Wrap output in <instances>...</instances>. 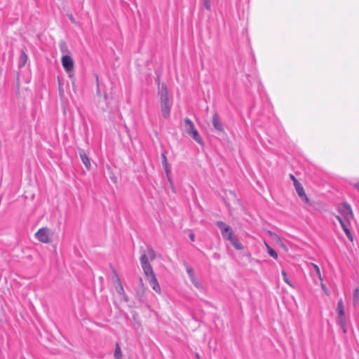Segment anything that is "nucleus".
Instances as JSON below:
<instances>
[{
    "label": "nucleus",
    "mask_w": 359,
    "mask_h": 359,
    "mask_svg": "<svg viewBox=\"0 0 359 359\" xmlns=\"http://www.w3.org/2000/svg\"><path fill=\"white\" fill-rule=\"evenodd\" d=\"M184 128L187 133L190 135L196 142L201 144H203V140L200 136L197 129L196 128L194 123L190 118H186L184 119Z\"/></svg>",
    "instance_id": "1"
},
{
    "label": "nucleus",
    "mask_w": 359,
    "mask_h": 359,
    "mask_svg": "<svg viewBox=\"0 0 359 359\" xmlns=\"http://www.w3.org/2000/svg\"><path fill=\"white\" fill-rule=\"evenodd\" d=\"M337 323L343 330L344 333L346 332V320L344 314V306L342 299H339L337 305Z\"/></svg>",
    "instance_id": "2"
},
{
    "label": "nucleus",
    "mask_w": 359,
    "mask_h": 359,
    "mask_svg": "<svg viewBox=\"0 0 359 359\" xmlns=\"http://www.w3.org/2000/svg\"><path fill=\"white\" fill-rule=\"evenodd\" d=\"M337 210L340 215L351 223V220L353 219L354 217L351 205L347 203H343L338 205Z\"/></svg>",
    "instance_id": "3"
},
{
    "label": "nucleus",
    "mask_w": 359,
    "mask_h": 359,
    "mask_svg": "<svg viewBox=\"0 0 359 359\" xmlns=\"http://www.w3.org/2000/svg\"><path fill=\"white\" fill-rule=\"evenodd\" d=\"M140 264H141L142 268L144 271V275L147 279L152 276H156L153 271L152 266L149 263L148 257L146 254H142L141 255Z\"/></svg>",
    "instance_id": "4"
},
{
    "label": "nucleus",
    "mask_w": 359,
    "mask_h": 359,
    "mask_svg": "<svg viewBox=\"0 0 359 359\" xmlns=\"http://www.w3.org/2000/svg\"><path fill=\"white\" fill-rule=\"evenodd\" d=\"M50 229L47 227H43L36 232L35 237L41 243H48L50 242Z\"/></svg>",
    "instance_id": "5"
},
{
    "label": "nucleus",
    "mask_w": 359,
    "mask_h": 359,
    "mask_svg": "<svg viewBox=\"0 0 359 359\" xmlns=\"http://www.w3.org/2000/svg\"><path fill=\"white\" fill-rule=\"evenodd\" d=\"M336 218L340 223L341 226L346 236L351 241H353V237L349 229L350 223L347 220H346L341 215H337Z\"/></svg>",
    "instance_id": "6"
},
{
    "label": "nucleus",
    "mask_w": 359,
    "mask_h": 359,
    "mask_svg": "<svg viewBox=\"0 0 359 359\" xmlns=\"http://www.w3.org/2000/svg\"><path fill=\"white\" fill-rule=\"evenodd\" d=\"M62 65L69 74L74 70V62L69 55H64L62 57ZM71 76V75H69Z\"/></svg>",
    "instance_id": "7"
},
{
    "label": "nucleus",
    "mask_w": 359,
    "mask_h": 359,
    "mask_svg": "<svg viewBox=\"0 0 359 359\" xmlns=\"http://www.w3.org/2000/svg\"><path fill=\"white\" fill-rule=\"evenodd\" d=\"M171 104L168 100H161V109L162 115L165 118L170 116Z\"/></svg>",
    "instance_id": "8"
},
{
    "label": "nucleus",
    "mask_w": 359,
    "mask_h": 359,
    "mask_svg": "<svg viewBox=\"0 0 359 359\" xmlns=\"http://www.w3.org/2000/svg\"><path fill=\"white\" fill-rule=\"evenodd\" d=\"M212 125L215 129L219 132H224V128L223 123L221 122L219 114L215 112L212 115Z\"/></svg>",
    "instance_id": "9"
},
{
    "label": "nucleus",
    "mask_w": 359,
    "mask_h": 359,
    "mask_svg": "<svg viewBox=\"0 0 359 359\" xmlns=\"http://www.w3.org/2000/svg\"><path fill=\"white\" fill-rule=\"evenodd\" d=\"M216 225L220 229L221 233H222V236L223 238L226 237V236L227 234H229V233H230V231H233L232 229L229 226L226 224L222 221H217L216 222Z\"/></svg>",
    "instance_id": "10"
},
{
    "label": "nucleus",
    "mask_w": 359,
    "mask_h": 359,
    "mask_svg": "<svg viewBox=\"0 0 359 359\" xmlns=\"http://www.w3.org/2000/svg\"><path fill=\"white\" fill-rule=\"evenodd\" d=\"M79 153L82 163H83L86 169L89 170L91 168V164L89 158L88 157L83 149H79Z\"/></svg>",
    "instance_id": "11"
},
{
    "label": "nucleus",
    "mask_w": 359,
    "mask_h": 359,
    "mask_svg": "<svg viewBox=\"0 0 359 359\" xmlns=\"http://www.w3.org/2000/svg\"><path fill=\"white\" fill-rule=\"evenodd\" d=\"M150 286L152 287V289L157 293H161V287L158 284V280L156 277V276H152L147 279Z\"/></svg>",
    "instance_id": "12"
},
{
    "label": "nucleus",
    "mask_w": 359,
    "mask_h": 359,
    "mask_svg": "<svg viewBox=\"0 0 359 359\" xmlns=\"http://www.w3.org/2000/svg\"><path fill=\"white\" fill-rule=\"evenodd\" d=\"M294 188L298 196L302 199V201H304L305 203H309V200L305 194L302 185L300 183H299L294 187Z\"/></svg>",
    "instance_id": "13"
},
{
    "label": "nucleus",
    "mask_w": 359,
    "mask_h": 359,
    "mask_svg": "<svg viewBox=\"0 0 359 359\" xmlns=\"http://www.w3.org/2000/svg\"><path fill=\"white\" fill-rule=\"evenodd\" d=\"M116 280H117V285L116 286V290L118 294H119L120 295L123 296V298L125 302H128V298L126 296V294H125L124 289H123V285H122V284L121 283L120 278H118L117 274H116Z\"/></svg>",
    "instance_id": "14"
},
{
    "label": "nucleus",
    "mask_w": 359,
    "mask_h": 359,
    "mask_svg": "<svg viewBox=\"0 0 359 359\" xmlns=\"http://www.w3.org/2000/svg\"><path fill=\"white\" fill-rule=\"evenodd\" d=\"M160 101L161 100H168V91L167 86L164 84L162 85L161 90H159Z\"/></svg>",
    "instance_id": "15"
},
{
    "label": "nucleus",
    "mask_w": 359,
    "mask_h": 359,
    "mask_svg": "<svg viewBox=\"0 0 359 359\" xmlns=\"http://www.w3.org/2000/svg\"><path fill=\"white\" fill-rule=\"evenodd\" d=\"M28 60V56L26 54L25 51L24 50H22L20 52V56L19 59V67H22L25 65L27 63V61Z\"/></svg>",
    "instance_id": "16"
},
{
    "label": "nucleus",
    "mask_w": 359,
    "mask_h": 359,
    "mask_svg": "<svg viewBox=\"0 0 359 359\" xmlns=\"http://www.w3.org/2000/svg\"><path fill=\"white\" fill-rule=\"evenodd\" d=\"M359 304V288H355L353 292V305L355 308L358 306Z\"/></svg>",
    "instance_id": "17"
},
{
    "label": "nucleus",
    "mask_w": 359,
    "mask_h": 359,
    "mask_svg": "<svg viewBox=\"0 0 359 359\" xmlns=\"http://www.w3.org/2000/svg\"><path fill=\"white\" fill-rule=\"evenodd\" d=\"M264 243L267 250V252L269 254V255L273 257L274 259H277L278 253L276 252V251L274 250L266 242H265Z\"/></svg>",
    "instance_id": "18"
},
{
    "label": "nucleus",
    "mask_w": 359,
    "mask_h": 359,
    "mask_svg": "<svg viewBox=\"0 0 359 359\" xmlns=\"http://www.w3.org/2000/svg\"><path fill=\"white\" fill-rule=\"evenodd\" d=\"M231 245L238 250H241L243 249V244L238 240L236 236L234 239L231 242Z\"/></svg>",
    "instance_id": "19"
},
{
    "label": "nucleus",
    "mask_w": 359,
    "mask_h": 359,
    "mask_svg": "<svg viewBox=\"0 0 359 359\" xmlns=\"http://www.w3.org/2000/svg\"><path fill=\"white\" fill-rule=\"evenodd\" d=\"M114 356L115 359H122V351L118 343L116 344V348Z\"/></svg>",
    "instance_id": "20"
},
{
    "label": "nucleus",
    "mask_w": 359,
    "mask_h": 359,
    "mask_svg": "<svg viewBox=\"0 0 359 359\" xmlns=\"http://www.w3.org/2000/svg\"><path fill=\"white\" fill-rule=\"evenodd\" d=\"M190 280L191 282L192 283V284L198 289H202L203 287H202V285L201 283H200V281L198 280V278L196 277V276L194 277H192L190 278Z\"/></svg>",
    "instance_id": "21"
},
{
    "label": "nucleus",
    "mask_w": 359,
    "mask_h": 359,
    "mask_svg": "<svg viewBox=\"0 0 359 359\" xmlns=\"http://www.w3.org/2000/svg\"><path fill=\"white\" fill-rule=\"evenodd\" d=\"M281 274H282L283 279L284 282L286 283L288 285H290L291 287H294L292 283H291V281L289 280L287 273L285 270H282Z\"/></svg>",
    "instance_id": "22"
},
{
    "label": "nucleus",
    "mask_w": 359,
    "mask_h": 359,
    "mask_svg": "<svg viewBox=\"0 0 359 359\" xmlns=\"http://www.w3.org/2000/svg\"><path fill=\"white\" fill-rule=\"evenodd\" d=\"M161 157H162V164H163V166L164 167L165 172L168 173V160H167L166 156H165V154L164 153H163L161 154Z\"/></svg>",
    "instance_id": "23"
},
{
    "label": "nucleus",
    "mask_w": 359,
    "mask_h": 359,
    "mask_svg": "<svg viewBox=\"0 0 359 359\" xmlns=\"http://www.w3.org/2000/svg\"><path fill=\"white\" fill-rule=\"evenodd\" d=\"M186 270L189 275V278L195 276L194 271L193 269L187 264L186 265Z\"/></svg>",
    "instance_id": "24"
},
{
    "label": "nucleus",
    "mask_w": 359,
    "mask_h": 359,
    "mask_svg": "<svg viewBox=\"0 0 359 359\" xmlns=\"http://www.w3.org/2000/svg\"><path fill=\"white\" fill-rule=\"evenodd\" d=\"M236 236H234L233 231H230L229 234L226 236V237H224V239L230 241V243L234 239Z\"/></svg>",
    "instance_id": "25"
},
{
    "label": "nucleus",
    "mask_w": 359,
    "mask_h": 359,
    "mask_svg": "<svg viewBox=\"0 0 359 359\" xmlns=\"http://www.w3.org/2000/svg\"><path fill=\"white\" fill-rule=\"evenodd\" d=\"M148 254L150 256V259L151 260H153L155 258V252L151 248L148 249Z\"/></svg>",
    "instance_id": "26"
},
{
    "label": "nucleus",
    "mask_w": 359,
    "mask_h": 359,
    "mask_svg": "<svg viewBox=\"0 0 359 359\" xmlns=\"http://www.w3.org/2000/svg\"><path fill=\"white\" fill-rule=\"evenodd\" d=\"M204 6L208 11H210V8H211L210 1V0H204Z\"/></svg>",
    "instance_id": "27"
},
{
    "label": "nucleus",
    "mask_w": 359,
    "mask_h": 359,
    "mask_svg": "<svg viewBox=\"0 0 359 359\" xmlns=\"http://www.w3.org/2000/svg\"><path fill=\"white\" fill-rule=\"evenodd\" d=\"M313 267L316 269L317 274L319 276V278H320V272L318 266L316 264H313Z\"/></svg>",
    "instance_id": "28"
},
{
    "label": "nucleus",
    "mask_w": 359,
    "mask_h": 359,
    "mask_svg": "<svg viewBox=\"0 0 359 359\" xmlns=\"http://www.w3.org/2000/svg\"><path fill=\"white\" fill-rule=\"evenodd\" d=\"M60 49H61V51L62 52H66L67 50V46L65 43H63L61 46H60Z\"/></svg>",
    "instance_id": "29"
},
{
    "label": "nucleus",
    "mask_w": 359,
    "mask_h": 359,
    "mask_svg": "<svg viewBox=\"0 0 359 359\" xmlns=\"http://www.w3.org/2000/svg\"><path fill=\"white\" fill-rule=\"evenodd\" d=\"M189 238H190V240H191V241H194V240H195V236H194V233H191L189 234Z\"/></svg>",
    "instance_id": "30"
},
{
    "label": "nucleus",
    "mask_w": 359,
    "mask_h": 359,
    "mask_svg": "<svg viewBox=\"0 0 359 359\" xmlns=\"http://www.w3.org/2000/svg\"><path fill=\"white\" fill-rule=\"evenodd\" d=\"M292 182H293L294 187H295L297 184H298L299 183L297 178H294V181H292Z\"/></svg>",
    "instance_id": "31"
},
{
    "label": "nucleus",
    "mask_w": 359,
    "mask_h": 359,
    "mask_svg": "<svg viewBox=\"0 0 359 359\" xmlns=\"http://www.w3.org/2000/svg\"><path fill=\"white\" fill-rule=\"evenodd\" d=\"M354 187L359 191V182L355 183Z\"/></svg>",
    "instance_id": "32"
},
{
    "label": "nucleus",
    "mask_w": 359,
    "mask_h": 359,
    "mask_svg": "<svg viewBox=\"0 0 359 359\" xmlns=\"http://www.w3.org/2000/svg\"><path fill=\"white\" fill-rule=\"evenodd\" d=\"M290 179H291L292 181H294V178H296V177H295L293 175H292V174H290Z\"/></svg>",
    "instance_id": "33"
},
{
    "label": "nucleus",
    "mask_w": 359,
    "mask_h": 359,
    "mask_svg": "<svg viewBox=\"0 0 359 359\" xmlns=\"http://www.w3.org/2000/svg\"><path fill=\"white\" fill-rule=\"evenodd\" d=\"M196 359H201L199 354L197 353H196Z\"/></svg>",
    "instance_id": "34"
},
{
    "label": "nucleus",
    "mask_w": 359,
    "mask_h": 359,
    "mask_svg": "<svg viewBox=\"0 0 359 359\" xmlns=\"http://www.w3.org/2000/svg\"><path fill=\"white\" fill-rule=\"evenodd\" d=\"M70 20H71L72 22H74V18H73L72 15H71Z\"/></svg>",
    "instance_id": "35"
},
{
    "label": "nucleus",
    "mask_w": 359,
    "mask_h": 359,
    "mask_svg": "<svg viewBox=\"0 0 359 359\" xmlns=\"http://www.w3.org/2000/svg\"><path fill=\"white\" fill-rule=\"evenodd\" d=\"M322 288H323L325 291H326V288H325V285H322Z\"/></svg>",
    "instance_id": "36"
},
{
    "label": "nucleus",
    "mask_w": 359,
    "mask_h": 359,
    "mask_svg": "<svg viewBox=\"0 0 359 359\" xmlns=\"http://www.w3.org/2000/svg\"><path fill=\"white\" fill-rule=\"evenodd\" d=\"M97 92H100V89H99V86L97 85Z\"/></svg>",
    "instance_id": "37"
}]
</instances>
